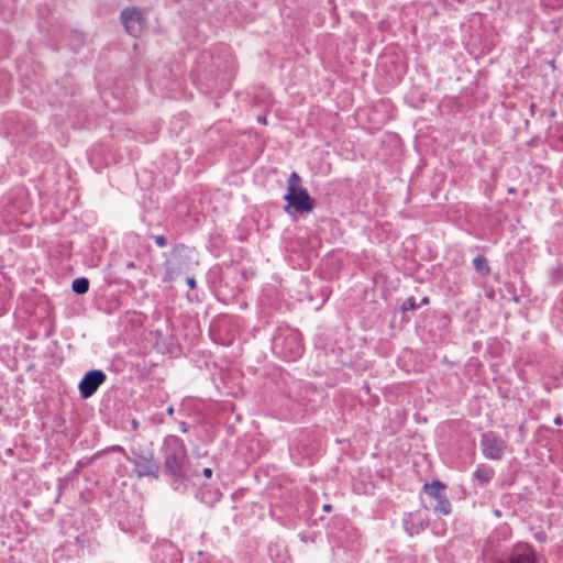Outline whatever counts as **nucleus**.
<instances>
[{
    "label": "nucleus",
    "instance_id": "1",
    "mask_svg": "<svg viewBox=\"0 0 563 563\" xmlns=\"http://www.w3.org/2000/svg\"><path fill=\"white\" fill-rule=\"evenodd\" d=\"M161 453L163 457V473L168 477L174 489H178L185 482L199 476L198 470L190 464L187 446L177 435L164 438Z\"/></svg>",
    "mask_w": 563,
    "mask_h": 563
},
{
    "label": "nucleus",
    "instance_id": "2",
    "mask_svg": "<svg viewBox=\"0 0 563 563\" xmlns=\"http://www.w3.org/2000/svg\"><path fill=\"white\" fill-rule=\"evenodd\" d=\"M273 353L287 361H297L303 354V343L298 330L286 324L279 325L272 339Z\"/></svg>",
    "mask_w": 563,
    "mask_h": 563
},
{
    "label": "nucleus",
    "instance_id": "3",
    "mask_svg": "<svg viewBox=\"0 0 563 563\" xmlns=\"http://www.w3.org/2000/svg\"><path fill=\"white\" fill-rule=\"evenodd\" d=\"M320 450V440L310 430H299L290 439L289 455L297 465H311Z\"/></svg>",
    "mask_w": 563,
    "mask_h": 563
},
{
    "label": "nucleus",
    "instance_id": "4",
    "mask_svg": "<svg viewBox=\"0 0 563 563\" xmlns=\"http://www.w3.org/2000/svg\"><path fill=\"white\" fill-rule=\"evenodd\" d=\"M35 123L23 113L7 112L0 119V135L23 143L36 135Z\"/></svg>",
    "mask_w": 563,
    "mask_h": 563
},
{
    "label": "nucleus",
    "instance_id": "5",
    "mask_svg": "<svg viewBox=\"0 0 563 563\" xmlns=\"http://www.w3.org/2000/svg\"><path fill=\"white\" fill-rule=\"evenodd\" d=\"M284 200L287 202L284 210L288 214H292V211L299 214L309 213L314 208L313 199L301 186V178L296 172H292L287 180V194L284 195Z\"/></svg>",
    "mask_w": 563,
    "mask_h": 563
},
{
    "label": "nucleus",
    "instance_id": "6",
    "mask_svg": "<svg viewBox=\"0 0 563 563\" xmlns=\"http://www.w3.org/2000/svg\"><path fill=\"white\" fill-rule=\"evenodd\" d=\"M189 253V247L183 243L176 244L168 255L164 253L166 258L163 263L164 275L162 283L170 284L190 268L191 262Z\"/></svg>",
    "mask_w": 563,
    "mask_h": 563
},
{
    "label": "nucleus",
    "instance_id": "7",
    "mask_svg": "<svg viewBox=\"0 0 563 563\" xmlns=\"http://www.w3.org/2000/svg\"><path fill=\"white\" fill-rule=\"evenodd\" d=\"M133 464V471L137 477L159 478V464L156 462L153 452L140 453L132 451V456L126 457Z\"/></svg>",
    "mask_w": 563,
    "mask_h": 563
},
{
    "label": "nucleus",
    "instance_id": "8",
    "mask_svg": "<svg viewBox=\"0 0 563 563\" xmlns=\"http://www.w3.org/2000/svg\"><path fill=\"white\" fill-rule=\"evenodd\" d=\"M444 489L445 485L439 479H433L431 483H426L423 485V492L435 499L437 504L433 507L434 512L448 516L452 511V506L444 493Z\"/></svg>",
    "mask_w": 563,
    "mask_h": 563
},
{
    "label": "nucleus",
    "instance_id": "9",
    "mask_svg": "<svg viewBox=\"0 0 563 563\" xmlns=\"http://www.w3.org/2000/svg\"><path fill=\"white\" fill-rule=\"evenodd\" d=\"M481 449L486 459L499 461L505 454L507 443L493 431H488L481 435Z\"/></svg>",
    "mask_w": 563,
    "mask_h": 563
},
{
    "label": "nucleus",
    "instance_id": "10",
    "mask_svg": "<svg viewBox=\"0 0 563 563\" xmlns=\"http://www.w3.org/2000/svg\"><path fill=\"white\" fill-rule=\"evenodd\" d=\"M107 380V374L102 369H90L78 384L79 395L84 399L92 397L98 388Z\"/></svg>",
    "mask_w": 563,
    "mask_h": 563
},
{
    "label": "nucleus",
    "instance_id": "11",
    "mask_svg": "<svg viewBox=\"0 0 563 563\" xmlns=\"http://www.w3.org/2000/svg\"><path fill=\"white\" fill-rule=\"evenodd\" d=\"M120 21L126 33L136 37L143 30L145 19L136 8H125L121 11Z\"/></svg>",
    "mask_w": 563,
    "mask_h": 563
},
{
    "label": "nucleus",
    "instance_id": "12",
    "mask_svg": "<svg viewBox=\"0 0 563 563\" xmlns=\"http://www.w3.org/2000/svg\"><path fill=\"white\" fill-rule=\"evenodd\" d=\"M509 563H536V551L529 543H516L508 554Z\"/></svg>",
    "mask_w": 563,
    "mask_h": 563
},
{
    "label": "nucleus",
    "instance_id": "13",
    "mask_svg": "<svg viewBox=\"0 0 563 563\" xmlns=\"http://www.w3.org/2000/svg\"><path fill=\"white\" fill-rule=\"evenodd\" d=\"M495 476V470L485 463H481L476 466L472 474V479L477 482L481 486L488 485Z\"/></svg>",
    "mask_w": 563,
    "mask_h": 563
},
{
    "label": "nucleus",
    "instance_id": "14",
    "mask_svg": "<svg viewBox=\"0 0 563 563\" xmlns=\"http://www.w3.org/2000/svg\"><path fill=\"white\" fill-rule=\"evenodd\" d=\"M12 297L10 282L0 274V316L8 311L9 301Z\"/></svg>",
    "mask_w": 563,
    "mask_h": 563
},
{
    "label": "nucleus",
    "instance_id": "15",
    "mask_svg": "<svg viewBox=\"0 0 563 563\" xmlns=\"http://www.w3.org/2000/svg\"><path fill=\"white\" fill-rule=\"evenodd\" d=\"M163 559L158 563H179L181 561L179 551L173 544L163 545L156 553V558Z\"/></svg>",
    "mask_w": 563,
    "mask_h": 563
},
{
    "label": "nucleus",
    "instance_id": "16",
    "mask_svg": "<svg viewBox=\"0 0 563 563\" xmlns=\"http://www.w3.org/2000/svg\"><path fill=\"white\" fill-rule=\"evenodd\" d=\"M473 267L474 269L481 274L482 276L486 277L490 274V267L488 265V261L484 255H477L473 258Z\"/></svg>",
    "mask_w": 563,
    "mask_h": 563
},
{
    "label": "nucleus",
    "instance_id": "17",
    "mask_svg": "<svg viewBox=\"0 0 563 563\" xmlns=\"http://www.w3.org/2000/svg\"><path fill=\"white\" fill-rule=\"evenodd\" d=\"M549 282L553 286H559L563 284V264L558 263L556 265L550 268Z\"/></svg>",
    "mask_w": 563,
    "mask_h": 563
},
{
    "label": "nucleus",
    "instance_id": "18",
    "mask_svg": "<svg viewBox=\"0 0 563 563\" xmlns=\"http://www.w3.org/2000/svg\"><path fill=\"white\" fill-rule=\"evenodd\" d=\"M71 289L77 295H85L89 290V279L86 277L75 278L71 283Z\"/></svg>",
    "mask_w": 563,
    "mask_h": 563
},
{
    "label": "nucleus",
    "instance_id": "19",
    "mask_svg": "<svg viewBox=\"0 0 563 563\" xmlns=\"http://www.w3.org/2000/svg\"><path fill=\"white\" fill-rule=\"evenodd\" d=\"M14 199H19V203L15 206V203H13L12 208L18 212V213H25L27 212L29 208H30V205L29 202L25 200V194L22 192V191H19Z\"/></svg>",
    "mask_w": 563,
    "mask_h": 563
},
{
    "label": "nucleus",
    "instance_id": "20",
    "mask_svg": "<svg viewBox=\"0 0 563 563\" xmlns=\"http://www.w3.org/2000/svg\"><path fill=\"white\" fill-rule=\"evenodd\" d=\"M419 306L417 305L416 299L413 297H409L402 303L401 309H402L404 312H406V311H409V310H415Z\"/></svg>",
    "mask_w": 563,
    "mask_h": 563
},
{
    "label": "nucleus",
    "instance_id": "21",
    "mask_svg": "<svg viewBox=\"0 0 563 563\" xmlns=\"http://www.w3.org/2000/svg\"><path fill=\"white\" fill-rule=\"evenodd\" d=\"M70 481H71V475H66L62 478H58V481H57L58 496L66 488V486L69 484Z\"/></svg>",
    "mask_w": 563,
    "mask_h": 563
},
{
    "label": "nucleus",
    "instance_id": "22",
    "mask_svg": "<svg viewBox=\"0 0 563 563\" xmlns=\"http://www.w3.org/2000/svg\"><path fill=\"white\" fill-rule=\"evenodd\" d=\"M158 247H165L167 245V239L165 235H152Z\"/></svg>",
    "mask_w": 563,
    "mask_h": 563
},
{
    "label": "nucleus",
    "instance_id": "23",
    "mask_svg": "<svg viewBox=\"0 0 563 563\" xmlns=\"http://www.w3.org/2000/svg\"><path fill=\"white\" fill-rule=\"evenodd\" d=\"M485 556H486V563H509L508 559L507 560H504V559H500V558H489L486 553H485Z\"/></svg>",
    "mask_w": 563,
    "mask_h": 563
},
{
    "label": "nucleus",
    "instance_id": "24",
    "mask_svg": "<svg viewBox=\"0 0 563 563\" xmlns=\"http://www.w3.org/2000/svg\"><path fill=\"white\" fill-rule=\"evenodd\" d=\"M547 533L544 531H538L534 533V539L539 542H545L547 541Z\"/></svg>",
    "mask_w": 563,
    "mask_h": 563
},
{
    "label": "nucleus",
    "instance_id": "25",
    "mask_svg": "<svg viewBox=\"0 0 563 563\" xmlns=\"http://www.w3.org/2000/svg\"><path fill=\"white\" fill-rule=\"evenodd\" d=\"M178 427H179V430L183 432V433H187L189 430H190V424L186 421H180L178 423Z\"/></svg>",
    "mask_w": 563,
    "mask_h": 563
},
{
    "label": "nucleus",
    "instance_id": "26",
    "mask_svg": "<svg viewBox=\"0 0 563 563\" xmlns=\"http://www.w3.org/2000/svg\"><path fill=\"white\" fill-rule=\"evenodd\" d=\"M84 465H85V464H84L81 461H79V462L76 464V467H75L71 472H69L67 475H71V478H73L75 475H77V474L79 473L80 468H81Z\"/></svg>",
    "mask_w": 563,
    "mask_h": 563
},
{
    "label": "nucleus",
    "instance_id": "27",
    "mask_svg": "<svg viewBox=\"0 0 563 563\" xmlns=\"http://www.w3.org/2000/svg\"><path fill=\"white\" fill-rule=\"evenodd\" d=\"M186 283L187 285L191 288V289H195L197 287V282H196V278L195 277H187L186 279Z\"/></svg>",
    "mask_w": 563,
    "mask_h": 563
},
{
    "label": "nucleus",
    "instance_id": "28",
    "mask_svg": "<svg viewBox=\"0 0 563 563\" xmlns=\"http://www.w3.org/2000/svg\"><path fill=\"white\" fill-rule=\"evenodd\" d=\"M212 473H213V472H212V468H210V467H205V468L202 470V475H203L205 477H207V478H210V477L212 476Z\"/></svg>",
    "mask_w": 563,
    "mask_h": 563
},
{
    "label": "nucleus",
    "instance_id": "29",
    "mask_svg": "<svg viewBox=\"0 0 563 563\" xmlns=\"http://www.w3.org/2000/svg\"><path fill=\"white\" fill-rule=\"evenodd\" d=\"M110 451L119 452V453H124V448L121 446V445H113V446L110 448Z\"/></svg>",
    "mask_w": 563,
    "mask_h": 563
},
{
    "label": "nucleus",
    "instance_id": "30",
    "mask_svg": "<svg viewBox=\"0 0 563 563\" xmlns=\"http://www.w3.org/2000/svg\"><path fill=\"white\" fill-rule=\"evenodd\" d=\"M553 422H554V424H555V426H559V427H560V426H562V424H563V419H562V417H561L560 415H558V416L554 418Z\"/></svg>",
    "mask_w": 563,
    "mask_h": 563
},
{
    "label": "nucleus",
    "instance_id": "31",
    "mask_svg": "<svg viewBox=\"0 0 563 563\" xmlns=\"http://www.w3.org/2000/svg\"><path fill=\"white\" fill-rule=\"evenodd\" d=\"M124 265L126 269L135 268V263L133 261H126Z\"/></svg>",
    "mask_w": 563,
    "mask_h": 563
},
{
    "label": "nucleus",
    "instance_id": "32",
    "mask_svg": "<svg viewBox=\"0 0 563 563\" xmlns=\"http://www.w3.org/2000/svg\"><path fill=\"white\" fill-rule=\"evenodd\" d=\"M257 122L261 124H266L267 123L266 117H263V115L257 117Z\"/></svg>",
    "mask_w": 563,
    "mask_h": 563
},
{
    "label": "nucleus",
    "instance_id": "33",
    "mask_svg": "<svg viewBox=\"0 0 563 563\" xmlns=\"http://www.w3.org/2000/svg\"><path fill=\"white\" fill-rule=\"evenodd\" d=\"M166 412H167V415L173 416V415H174V412H175L174 407L169 406V407L167 408Z\"/></svg>",
    "mask_w": 563,
    "mask_h": 563
},
{
    "label": "nucleus",
    "instance_id": "34",
    "mask_svg": "<svg viewBox=\"0 0 563 563\" xmlns=\"http://www.w3.org/2000/svg\"><path fill=\"white\" fill-rule=\"evenodd\" d=\"M331 509H332V506H331L330 504H325V505L323 506V510H324L325 512L331 511Z\"/></svg>",
    "mask_w": 563,
    "mask_h": 563
},
{
    "label": "nucleus",
    "instance_id": "35",
    "mask_svg": "<svg viewBox=\"0 0 563 563\" xmlns=\"http://www.w3.org/2000/svg\"><path fill=\"white\" fill-rule=\"evenodd\" d=\"M132 426H133V429H137L139 428V421L133 419L132 420Z\"/></svg>",
    "mask_w": 563,
    "mask_h": 563
},
{
    "label": "nucleus",
    "instance_id": "36",
    "mask_svg": "<svg viewBox=\"0 0 563 563\" xmlns=\"http://www.w3.org/2000/svg\"><path fill=\"white\" fill-rule=\"evenodd\" d=\"M5 454L9 456L13 455V449H11V448L7 449Z\"/></svg>",
    "mask_w": 563,
    "mask_h": 563
},
{
    "label": "nucleus",
    "instance_id": "37",
    "mask_svg": "<svg viewBox=\"0 0 563 563\" xmlns=\"http://www.w3.org/2000/svg\"><path fill=\"white\" fill-rule=\"evenodd\" d=\"M421 303H423V305L429 303V298L428 297H423L422 300H421Z\"/></svg>",
    "mask_w": 563,
    "mask_h": 563
},
{
    "label": "nucleus",
    "instance_id": "38",
    "mask_svg": "<svg viewBox=\"0 0 563 563\" xmlns=\"http://www.w3.org/2000/svg\"><path fill=\"white\" fill-rule=\"evenodd\" d=\"M406 529H407V531H408V533H409L410 536H413V533H417V532H418V530L412 531V530H409V528H406Z\"/></svg>",
    "mask_w": 563,
    "mask_h": 563
},
{
    "label": "nucleus",
    "instance_id": "39",
    "mask_svg": "<svg viewBox=\"0 0 563 563\" xmlns=\"http://www.w3.org/2000/svg\"><path fill=\"white\" fill-rule=\"evenodd\" d=\"M514 301L518 302L519 301V297H515Z\"/></svg>",
    "mask_w": 563,
    "mask_h": 563
}]
</instances>
